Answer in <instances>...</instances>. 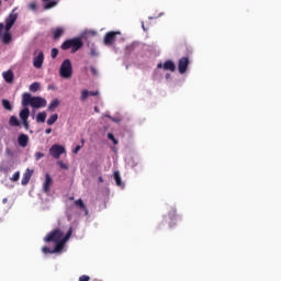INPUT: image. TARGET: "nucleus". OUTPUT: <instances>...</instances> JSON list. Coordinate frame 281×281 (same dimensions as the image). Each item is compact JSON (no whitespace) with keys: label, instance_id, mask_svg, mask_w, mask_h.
I'll return each instance as SVG.
<instances>
[{"label":"nucleus","instance_id":"nucleus-35","mask_svg":"<svg viewBox=\"0 0 281 281\" xmlns=\"http://www.w3.org/2000/svg\"><path fill=\"white\" fill-rule=\"evenodd\" d=\"M43 254H54V249L52 250L49 247L44 246L42 248Z\"/></svg>","mask_w":281,"mask_h":281},{"label":"nucleus","instance_id":"nucleus-2","mask_svg":"<svg viewBox=\"0 0 281 281\" xmlns=\"http://www.w3.org/2000/svg\"><path fill=\"white\" fill-rule=\"evenodd\" d=\"M83 43L82 40L79 37H75L71 40H67L61 44V49L67 50V49H72V54H76L78 49H81Z\"/></svg>","mask_w":281,"mask_h":281},{"label":"nucleus","instance_id":"nucleus-48","mask_svg":"<svg viewBox=\"0 0 281 281\" xmlns=\"http://www.w3.org/2000/svg\"><path fill=\"white\" fill-rule=\"evenodd\" d=\"M94 111H97V113H98V106L94 108Z\"/></svg>","mask_w":281,"mask_h":281},{"label":"nucleus","instance_id":"nucleus-51","mask_svg":"<svg viewBox=\"0 0 281 281\" xmlns=\"http://www.w3.org/2000/svg\"><path fill=\"white\" fill-rule=\"evenodd\" d=\"M0 170H3V169L0 167Z\"/></svg>","mask_w":281,"mask_h":281},{"label":"nucleus","instance_id":"nucleus-10","mask_svg":"<svg viewBox=\"0 0 281 281\" xmlns=\"http://www.w3.org/2000/svg\"><path fill=\"white\" fill-rule=\"evenodd\" d=\"M16 19H19V13H11L5 19V26H4L5 32H10V30H12L14 23H16Z\"/></svg>","mask_w":281,"mask_h":281},{"label":"nucleus","instance_id":"nucleus-1","mask_svg":"<svg viewBox=\"0 0 281 281\" xmlns=\"http://www.w3.org/2000/svg\"><path fill=\"white\" fill-rule=\"evenodd\" d=\"M22 106H32L33 109H44L47 106V100L43 97H32L31 93L22 94Z\"/></svg>","mask_w":281,"mask_h":281},{"label":"nucleus","instance_id":"nucleus-47","mask_svg":"<svg viewBox=\"0 0 281 281\" xmlns=\"http://www.w3.org/2000/svg\"><path fill=\"white\" fill-rule=\"evenodd\" d=\"M69 201H74V196L69 198Z\"/></svg>","mask_w":281,"mask_h":281},{"label":"nucleus","instance_id":"nucleus-9","mask_svg":"<svg viewBox=\"0 0 281 281\" xmlns=\"http://www.w3.org/2000/svg\"><path fill=\"white\" fill-rule=\"evenodd\" d=\"M52 186H54V180L52 179V176L49 173L45 175V180L43 182V192L44 194H50Z\"/></svg>","mask_w":281,"mask_h":281},{"label":"nucleus","instance_id":"nucleus-19","mask_svg":"<svg viewBox=\"0 0 281 281\" xmlns=\"http://www.w3.org/2000/svg\"><path fill=\"white\" fill-rule=\"evenodd\" d=\"M114 181L119 188H124V182H122V177L120 176V171L113 172Z\"/></svg>","mask_w":281,"mask_h":281},{"label":"nucleus","instance_id":"nucleus-21","mask_svg":"<svg viewBox=\"0 0 281 281\" xmlns=\"http://www.w3.org/2000/svg\"><path fill=\"white\" fill-rule=\"evenodd\" d=\"M29 117H30V109H27V108L22 109L20 112V120H22V121L29 120Z\"/></svg>","mask_w":281,"mask_h":281},{"label":"nucleus","instance_id":"nucleus-8","mask_svg":"<svg viewBox=\"0 0 281 281\" xmlns=\"http://www.w3.org/2000/svg\"><path fill=\"white\" fill-rule=\"evenodd\" d=\"M4 30L5 25H3V23H0V38L3 45H10V43H12V34H10V31H5V33L3 34Z\"/></svg>","mask_w":281,"mask_h":281},{"label":"nucleus","instance_id":"nucleus-16","mask_svg":"<svg viewBox=\"0 0 281 281\" xmlns=\"http://www.w3.org/2000/svg\"><path fill=\"white\" fill-rule=\"evenodd\" d=\"M64 34H65V29L64 27L53 29V38H54V41H58V38H60V36H63Z\"/></svg>","mask_w":281,"mask_h":281},{"label":"nucleus","instance_id":"nucleus-45","mask_svg":"<svg viewBox=\"0 0 281 281\" xmlns=\"http://www.w3.org/2000/svg\"><path fill=\"white\" fill-rule=\"evenodd\" d=\"M2 203H8V198H4L3 200H2Z\"/></svg>","mask_w":281,"mask_h":281},{"label":"nucleus","instance_id":"nucleus-12","mask_svg":"<svg viewBox=\"0 0 281 281\" xmlns=\"http://www.w3.org/2000/svg\"><path fill=\"white\" fill-rule=\"evenodd\" d=\"M117 34H120V33L114 32V31L108 32L103 37L104 45H106V46L113 45V43H115V38H116Z\"/></svg>","mask_w":281,"mask_h":281},{"label":"nucleus","instance_id":"nucleus-17","mask_svg":"<svg viewBox=\"0 0 281 281\" xmlns=\"http://www.w3.org/2000/svg\"><path fill=\"white\" fill-rule=\"evenodd\" d=\"M75 205H76V207H79V210H82V212H85L86 216H87V214H89V209H87V205L85 204L82 199L76 200Z\"/></svg>","mask_w":281,"mask_h":281},{"label":"nucleus","instance_id":"nucleus-5","mask_svg":"<svg viewBox=\"0 0 281 281\" xmlns=\"http://www.w3.org/2000/svg\"><path fill=\"white\" fill-rule=\"evenodd\" d=\"M72 232L74 231L70 227L61 240L55 241V248L53 249L54 254H58V252L63 251V248L65 247V243H67V240H69V238H71Z\"/></svg>","mask_w":281,"mask_h":281},{"label":"nucleus","instance_id":"nucleus-3","mask_svg":"<svg viewBox=\"0 0 281 281\" xmlns=\"http://www.w3.org/2000/svg\"><path fill=\"white\" fill-rule=\"evenodd\" d=\"M59 76L65 79L71 78L74 76V67L71 66V60L65 59L59 68Z\"/></svg>","mask_w":281,"mask_h":281},{"label":"nucleus","instance_id":"nucleus-13","mask_svg":"<svg viewBox=\"0 0 281 281\" xmlns=\"http://www.w3.org/2000/svg\"><path fill=\"white\" fill-rule=\"evenodd\" d=\"M157 69H164L165 71H176L177 66L175 65V61L168 59L164 64H158Z\"/></svg>","mask_w":281,"mask_h":281},{"label":"nucleus","instance_id":"nucleus-44","mask_svg":"<svg viewBox=\"0 0 281 281\" xmlns=\"http://www.w3.org/2000/svg\"><path fill=\"white\" fill-rule=\"evenodd\" d=\"M108 117H110V120H112V122H117V120L114 117H111V116H108Z\"/></svg>","mask_w":281,"mask_h":281},{"label":"nucleus","instance_id":"nucleus-23","mask_svg":"<svg viewBox=\"0 0 281 281\" xmlns=\"http://www.w3.org/2000/svg\"><path fill=\"white\" fill-rule=\"evenodd\" d=\"M29 89L32 93H36V91L41 90V83L35 81L30 86Z\"/></svg>","mask_w":281,"mask_h":281},{"label":"nucleus","instance_id":"nucleus-50","mask_svg":"<svg viewBox=\"0 0 281 281\" xmlns=\"http://www.w3.org/2000/svg\"><path fill=\"white\" fill-rule=\"evenodd\" d=\"M92 34H95V32H92Z\"/></svg>","mask_w":281,"mask_h":281},{"label":"nucleus","instance_id":"nucleus-18","mask_svg":"<svg viewBox=\"0 0 281 281\" xmlns=\"http://www.w3.org/2000/svg\"><path fill=\"white\" fill-rule=\"evenodd\" d=\"M58 106H60V100L58 99H54L48 108H47V111H49L50 113H53V111H56V109H58Z\"/></svg>","mask_w":281,"mask_h":281},{"label":"nucleus","instance_id":"nucleus-49","mask_svg":"<svg viewBox=\"0 0 281 281\" xmlns=\"http://www.w3.org/2000/svg\"><path fill=\"white\" fill-rule=\"evenodd\" d=\"M91 55H92V56H95V53L92 52Z\"/></svg>","mask_w":281,"mask_h":281},{"label":"nucleus","instance_id":"nucleus-39","mask_svg":"<svg viewBox=\"0 0 281 281\" xmlns=\"http://www.w3.org/2000/svg\"><path fill=\"white\" fill-rule=\"evenodd\" d=\"M29 8H30V10H36V8H37L36 2H31L29 4Z\"/></svg>","mask_w":281,"mask_h":281},{"label":"nucleus","instance_id":"nucleus-24","mask_svg":"<svg viewBox=\"0 0 281 281\" xmlns=\"http://www.w3.org/2000/svg\"><path fill=\"white\" fill-rule=\"evenodd\" d=\"M56 122H58V114H53L47 120V125L53 126V124H56Z\"/></svg>","mask_w":281,"mask_h":281},{"label":"nucleus","instance_id":"nucleus-43","mask_svg":"<svg viewBox=\"0 0 281 281\" xmlns=\"http://www.w3.org/2000/svg\"><path fill=\"white\" fill-rule=\"evenodd\" d=\"M99 183H104V179L102 178V176L99 177Z\"/></svg>","mask_w":281,"mask_h":281},{"label":"nucleus","instance_id":"nucleus-30","mask_svg":"<svg viewBox=\"0 0 281 281\" xmlns=\"http://www.w3.org/2000/svg\"><path fill=\"white\" fill-rule=\"evenodd\" d=\"M87 98H89V90H82V91H81L80 100H81L82 102H85V100H87Z\"/></svg>","mask_w":281,"mask_h":281},{"label":"nucleus","instance_id":"nucleus-22","mask_svg":"<svg viewBox=\"0 0 281 281\" xmlns=\"http://www.w3.org/2000/svg\"><path fill=\"white\" fill-rule=\"evenodd\" d=\"M45 120H47V112H40L36 115V122L44 124Z\"/></svg>","mask_w":281,"mask_h":281},{"label":"nucleus","instance_id":"nucleus-4","mask_svg":"<svg viewBox=\"0 0 281 281\" xmlns=\"http://www.w3.org/2000/svg\"><path fill=\"white\" fill-rule=\"evenodd\" d=\"M65 237H63V231L60 229H55L50 232L45 238V243H58L63 240Z\"/></svg>","mask_w":281,"mask_h":281},{"label":"nucleus","instance_id":"nucleus-38","mask_svg":"<svg viewBox=\"0 0 281 281\" xmlns=\"http://www.w3.org/2000/svg\"><path fill=\"white\" fill-rule=\"evenodd\" d=\"M89 280H91V278H89V276L87 274H83L79 278V281H89Z\"/></svg>","mask_w":281,"mask_h":281},{"label":"nucleus","instance_id":"nucleus-25","mask_svg":"<svg viewBox=\"0 0 281 281\" xmlns=\"http://www.w3.org/2000/svg\"><path fill=\"white\" fill-rule=\"evenodd\" d=\"M9 124L11 126H21V122L19 121V119L16 116H11L9 120Z\"/></svg>","mask_w":281,"mask_h":281},{"label":"nucleus","instance_id":"nucleus-40","mask_svg":"<svg viewBox=\"0 0 281 281\" xmlns=\"http://www.w3.org/2000/svg\"><path fill=\"white\" fill-rule=\"evenodd\" d=\"M90 71L93 76H98V70L95 69V67H91Z\"/></svg>","mask_w":281,"mask_h":281},{"label":"nucleus","instance_id":"nucleus-41","mask_svg":"<svg viewBox=\"0 0 281 281\" xmlns=\"http://www.w3.org/2000/svg\"><path fill=\"white\" fill-rule=\"evenodd\" d=\"M89 95L95 97V95H100L99 91H89Z\"/></svg>","mask_w":281,"mask_h":281},{"label":"nucleus","instance_id":"nucleus-14","mask_svg":"<svg viewBox=\"0 0 281 281\" xmlns=\"http://www.w3.org/2000/svg\"><path fill=\"white\" fill-rule=\"evenodd\" d=\"M18 144L21 148H27V144H30V136L26 134H20L18 137Z\"/></svg>","mask_w":281,"mask_h":281},{"label":"nucleus","instance_id":"nucleus-36","mask_svg":"<svg viewBox=\"0 0 281 281\" xmlns=\"http://www.w3.org/2000/svg\"><path fill=\"white\" fill-rule=\"evenodd\" d=\"M58 56V48H53L52 50H50V57L52 58H56Z\"/></svg>","mask_w":281,"mask_h":281},{"label":"nucleus","instance_id":"nucleus-34","mask_svg":"<svg viewBox=\"0 0 281 281\" xmlns=\"http://www.w3.org/2000/svg\"><path fill=\"white\" fill-rule=\"evenodd\" d=\"M57 164H58L59 168H61V170H69V167L61 160H59Z\"/></svg>","mask_w":281,"mask_h":281},{"label":"nucleus","instance_id":"nucleus-37","mask_svg":"<svg viewBox=\"0 0 281 281\" xmlns=\"http://www.w3.org/2000/svg\"><path fill=\"white\" fill-rule=\"evenodd\" d=\"M22 124H23L25 131H30V122L27 120H22Z\"/></svg>","mask_w":281,"mask_h":281},{"label":"nucleus","instance_id":"nucleus-26","mask_svg":"<svg viewBox=\"0 0 281 281\" xmlns=\"http://www.w3.org/2000/svg\"><path fill=\"white\" fill-rule=\"evenodd\" d=\"M169 218H171V221H179V215H177V210L171 209V211L169 212Z\"/></svg>","mask_w":281,"mask_h":281},{"label":"nucleus","instance_id":"nucleus-6","mask_svg":"<svg viewBox=\"0 0 281 281\" xmlns=\"http://www.w3.org/2000/svg\"><path fill=\"white\" fill-rule=\"evenodd\" d=\"M67 150L65 149V146L55 144L49 148V155L54 159H60V155H65Z\"/></svg>","mask_w":281,"mask_h":281},{"label":"nucleus","instance_id":"nucleus-33","mask_svg":"<svg viewBox=\"0 0 281 281\" xmlns=\"http://www.w3.org/2000/svg\"><path fill=\"white\" fill-rule=\"evenodd\" d=\"M20 177H21V172L16 171L13 173L11 181L16 182V181H19Z\"/></svg>","mask_w":281,"mask_h":281},{"label":"nucleus","instance_id":"nucleus-31","mask_svg":"<svg viewBox=\"0 0 281 281\" xmlns=\"http://www.w3.org/2000/svg\"><path fill=\"white\" fill-rule=\"evenodd\" d=\"M81 143L82 145H77L75 150H72L74 155H78V153H80V149L85 146V139H81Z\"/></svg>","mask_w":281,"mask_h":281},{"label":"nucleus","instance_id":"nucleus-15","mask_svg":"<svg viewBox=\"0 0 281 281\" xmlns=\"http://www.w3.org/2000/svg\"><path fill=\"white\" fill-rule=\"evenodd\" d=\"M2 78L7 85H12V82H14V72L12 70H7L2 72Z\"/></svg>","mask_w":281,"mask_h":281},{"label":"nucleus","instance_id":"nucleus-20","mask_svg":"<svg viewBox=\"0 0 281 281\" xmlns=\"http://www.w3.org/2000/svg\"><path fill=\"white\" fill-rule=\"evenodd\" d=\"M30 179H32V171H30V169H26V172L23 175L22 178V186H27V183H30Z\"/></svg>","mask_w":281,"mask_h":281},{"label":"nucleus","instance_id":"nucleus-32","mask_svg":"<svg viewBox=\"0 0 281 281\" xmlns=\"http://www.w3.org/2000/svg\"><path fill=\"white\" fill-rule=\"evenodd\" d=\"M43 157H45V154L37 151L35 153V161H41V159H43Z\"/></svg>","mask_w":281,"mask_h":281},{"label":"nucleus","instance_id":"nucleus-11","mask_svg":"<svg viewBox=\"0 0 281 281\" xmlns=\"http://www.w3.org/2000/svg\"><path fill=\"white\" fill-rule=\"evenodd\" d=\"M190 66V58L181 57L178 61V70L179 74H186L188 71V67Z\"/></svg>","mask_w":281,"mask_h":281},{"label":"nucleus","instance_id":"nucleus-46","mask_svg":"<svg viewBox=\"0 0 281 281\" xmlns=\"http://www.w3.org/2000/svg\"><path fill=\"white\" fill-rule=\"evenodd\" d=\"M43 1V3H47V1H49V0H42Z\"/></svg>","mask_w":281,"mask_h":281},{"label":"nucleus","instance_id":"nucleus-28","mask_svg":"<svg viewBox=\"0 0 281 281\" xmlns=\"http://www.w3.org/2000/svg\"><path fill=\"white\" fill-rule=\"evenodd\" d=\"M108 139L114 144V146H117L119 140L115 138V135L113 133H108Z\"/></svg>","mask_w":281,"mask_h":281},{"label":"nucleus","instance_id":"nucleus-7","mask_svg":"<svg viewBox=\"0 0 281 281\" xmlns=\"http://www.w3.org/2000/svg\"><path fill=\"white\" fill-rule=\"evenodd\" d=\"M43 63H45V54L43 50H36L35 57L33 58V67H35V69H42Z\"/></svg>","mask_w":281,"mask_h":281},{"label":"nucleus","instance_id":"nucleus-27","mask_svg":"<svg viewBox=\"0 0 281 281\" xmlns=\"http://www.w3.org/2000/svg\"><path fill=\"white\" fill-rule=\"evenodd\" d=\"M2 106L5 109V111H10L12 109V103H10V100L3 99Z\"/></svg>","mask_w":281,"mask_h":281},{"label":"nucleus","instance_id":"nucleus-42","mask_svg":"<svg viewBox=\"0 0 281 281\" xmlns=\"http://www.w3.org/2000/svg\"><path fill=\"white\" fill-rule=\"evenodd\" d=\"M45 133H46V135H49L52 133V128H46Z\"/></svg>","mask_w":281,"mask_h":281},{"label":"nucleus","instance_id":"nucleus-29","mask_svg":"<svg viewBox=\"0 0 281 281\" xmlns=\"http://www.w3.org/2000/svg\"><path fill=\"white\" fill-rule=\"evenodd\" d=\"M56 3V1L46 2L44 5V10H52V8H55Z\"/></svg>","mask_w":281,"mask_h":281}]
</instances>
